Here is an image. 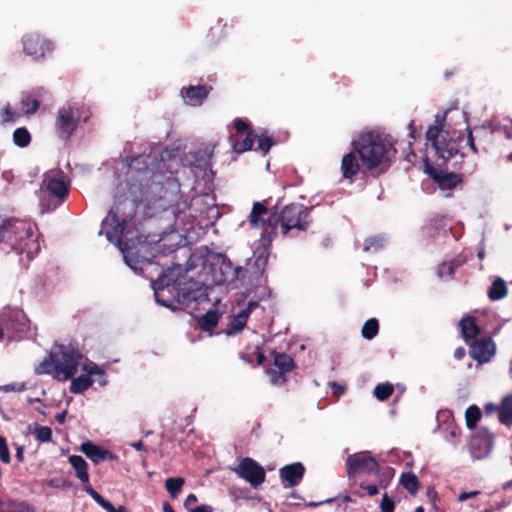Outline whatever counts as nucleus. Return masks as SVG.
Returning a JSON list of instances; mask_svg holds the SVG:
<instances>
[{"label": "nucleus", "instance_id": "23", "mask_svg": "<svg viewBox=\"0 0 512 512\" xmlns=\"http://www.w3.org/2000/svg\"><path fill=\"white\" fill-rule=\"evenodd\" d=\"M459 327L466 343L474 340L480 334V329L476 324L474 316L467 315L463 317L459 322Z\"/></svg>", "mask_w": 512, "mask_h": 512}, {"label": "nucleus", "instance_id": "28", "mask_svg": "<svg viewBox=\"0 0 512 512\" xmlns=\"http://www.w3.org/2000/svg\"><path fill=\"white\" fill-rule=\"evenodd\" d=\"M69 462L75 470L77 478L83 483H88L89 475L87 472V462L84 458L78 455H71L69 457Z\"/></svg>", "mask_w": 512, "mask_h": 512}, {"label": "nucleus", "instance_id": "31", "mask_svg": "<svg viewBox=\"0 0 512 512\" xmlns=\"http://www.w3.org/2000/svg\"><path fill=\"white\" fill-rule=\"evenodd\" d=\"M219 318L217 310H209L198 319V324L203 331H210L217 326Z\"/></svg>", "mask_w": 512, "mask_h": 512}, {"label": "nucleus", "instance_id": "49", "mask_svg": "<svg viewBox=\"0 0 512 512\" xmlns=\"http://www.w3.org/2000/svg\"><path fill=\"white\" fill-rule=\"evenodd\" d=\"M86 492L92 497L93 500H95L102 508L107 510H112L113 505L106 501L97 491H95L92 487L88 486L86 487Z\"/></svg>", "mask_w": 512, "mask_h": 512}, {"label": "nucleus", "instance_id": "53", "mask_svg": "<svg viewBox=\"0 0 512 512\" xmlns=\"http://www.w3.org/2000/svg\"><path fill=\"white\" fill-rule=\"evenodd\" d=\"M447 225V222H446V219L444 216L442 215H434L433 217L430 218L429 220V226L432 228V229H435V230H438V229H442L444 228L445 226Z\"/></svg>", "mask_w": 512, "mask_h": 512}, {"label": "nucleus", "instance_id": "6", "mask_svg": "<svg viewBox=\"0 0 512 512\" xmlns=\"http://www.w3.org/2000/svg\"><path fill=\"white\" fill-rule=\"evenodd\" d=\"M24 232L13 230L11 249L19 255H25L31 261L40 252V243L32 227L23 221Z\"/></svg>", "mask_w": 512, "mask_h": 512}, {"label": "nucleus", "instance_id": "61", "mask_svg": "<svg viewBox=\"0 0 512 512\" xmlns=\"http://www.w3.org/2000/svg\"><path fill=\"white\" fill-rule=\"evenodd\" d=\"M489 456V450H474L472 453L473 459H485Z\"/></svg>", "mask_w": 512, "mask_h": 512}, {"label": "nucleus", "instance_id": "43", "mask_svg": "<svg viewBox=\"0 0 512 512\" xmlns=\"http://www.w3.org/2000/svg\"><path fill=\"white\" fill-rule=\"evenodd\" d=\"M394 392V386L391 383H380L375 386L373 394L379 401L387 400Z\"/></svg>", "mask_w": 512, "mask_h": 512}, {"label": "nucleus", "instance_id": "40", "mask_svg": "<svg viewBox=\"0 0 512 512\" xmlns=\"http://www.w3.org/2000/svg\"><path fill=\"white\" fill-rule=\"evenodd\" d=\"M13 141L18 147H27L31 142V134L26 127H19L13 132Z\"/></svg>", "mask_w": 512, "mask_h": 512}, {"label": "nucleus", "instance_id": "36", "mask_svg": "<svg viewBox=\"0 0 512 512\" xmlns=\"http://www.w3.org/2000/svg\"><path fill=\"white\" fill-rule=\"evenodd\" d=\"M465 423L468 429L476 428L477 423L482 418V411L477 405H470L465 411Z\"/></svg>", "mask_w": 512, "mask_h": 512}, {"label": "nucleus", "instance_id": "18", "mask_svg": "<svg viewBox=\"0 0 512 512\" xmlns=\"http://www.w3.org/2000/svg\"><path fill=\"white\" fill-rule=\"evenodd\" d=\"M212 87H207L206 85H190L188 87H184L181 90L182 96L186 99L191 105H201L202 102L208 97L210 90Z\"/></svg>", "mask_w": 512, "mask_h": 512}, {"label": "nucleus", "instance_id": "60", "mask_svg": "<svg viewBox=\"0 0 512 512\" xmlns=\"http://www.w3.org/2000/svg\"><path fill=\"white\" fill-rule=\"evenodd\" d=\"M181 297H182V302H190V301H195L197 299V296L194 295V293H191L189 291V289H187L186 287H184L182 289V293H181Z\"/></svg>", "mask_w": 512, "mask_h": 512}, {"label": "nucleus", "instance_id": "24", "mask_svg": "<svg viewBox=\"0 0 512 512\" xmlns=\"http://www.w3.org/2000/svg\"><path fill=\"white\" fill-rule=\"evenodd\" d=\"M155 160L156 157H153L151 154H141L131 158L128 167L137 173L152 172L151 166Z\"/></svg>", "mask_w": 512, "mask_h": 512}, {"label": "nucleus", "instance_id": "37", "mask_svg": "<svg viewBox=\"0 0 512 512\" xmlns=\"http://www.w3.org/2000/svg\"><path fill=\"white\" fill-rule=\"evenodd\" d=\"M85 455L95 464H98L106 459L116 460L117 456L110 452V450H82Z\"/></svg>", "mask_w": 512, "mask_h": 512}, {"label": "nucleus", "instance_id": "51", "mask_svg": "<svg viewBox=\"0 0 512 512\" xmlns=\"http://www.w3.org/2000/svg\"><path fill=\"white\" fill-rule=\"evenodd\" d=\"M34 434H35V437L37 440H39L41 442H46L51 439L52 431L47 426H39V427H36Z\"/></svg>", "mask_w": 512, "mask_h": 512}, {"label": "nucleus", "instance_id": "62", "mask_svg": "<svg viewBox=\"0 0 512 512\" xmlns=\"http://www.w3.org/2000/svg\"><path fill=\"white\" fill-rule=\"evenodd\" d=\"M360 487L365 489L370 496L376 495L378 493V488L375 485L361 484Z\"/></svg>", "mask_w": 512, "mask_h": 512}, {"label": "nucleus", "instance_id": "13", "mask_svg": "<svg viewBox=\"0 0 512 512\" xmlns=\"http://www.w3.org/2000/svg\"><path fill=\"white\" fill-rule=\"evenodd\" d=\"M346 464L347 475L349 478L355 474H374L379 471V465L376 459L365 453H355L350 455L346 460Z\"/></svg>", "mask_w": 512, "mask_h": 512}, {"label": "nucleus", "instance_id": "11", "mask_svg": "<svg viewBox=\"0 0 512 512\" xmlns=\"http://www.w3.org/2000/svg\"><path fill=\"white\" fill-rule=\"evenodd\" d=\"M231 470L254 488L259 487L265 481L263 467L251 458H244L238 466L231 468Z\"/></svg>", "mask_w": 512, "mask_h": 512}, {"label": "nucleus", "instance_id": "10", "mask_svg": "<svg viewBox=\"0 0 512 512\" xmlns=\"http://www.w3.org/2000/svg\"><path fill=\"white\" fill-rule=\"evenodd\" d=\"M270 356L275 367H268L266 369L270 382L273 385L285 384L287 382L286 373L292 371L295 367L293 358L286 353L277 352L276 350L271 351Z\"/></svg>", "mask_w": 512, "mask_h": 512}, {"label": "nucleus", "instance_id": "39", "mask_svg": "<svg viewBox=\"0 0 512 512\" xmlns=\"http://www.w3.org/2000/svg\"><path fill=\"white\" fill-rule=\"evenodd\" d=\"M401 485L412 495L419 490V482L413 473H404L400 478Z\"/></svg>", "mask_w": 512, "mask_h": 512}, {"label": "nucleus", "instance_id": "33", "mask_svg": "<svg viewBox=\"0 0 512 512\" xmlns=\"http://www.w3.org/2000/svg\"><path fill=\"white\" fill-rule=\"evenodd\" d=\"M507 295V286L502 278L493 281L488 291V297L492 301L503 299Z\"/></svg>", "mask_w": 512, "mask_h": 512}, {"label": "nucleus", "instance_id": "1", "mask_svg": "<svg viewBox=\"0 0 512 512\" xmlns=\"http://www.w3.org/2000/svg\"><path fill=\"white\" fill-rule=\"evenodd\" d=\"M352 146L368 170L386 165L396 153L392 138L376 130L361 133L358 139L352 142Z\"/></svg>", "mask_w": 512, "mask_h": 512}, {"label": "nucleus", "instance_id": "45", "mask_svg": "<svg viewBox=\"0 0 512 512\" xmlns=\"http://www.w3.org/2000/svg\"><path fill=\"white\" fill-rule=\"evenodd\" d=\"M166 287H169V280L165 276L159 277L156 280L155 286H154L155 297H156V300L158 303H160L161 305H163L165 307H170V303L168 301L162 300L160 298L161 292L164 291V289Z\"/></svg>", "mask_w": 512, "mask_h": 512}, {"label": "nucleus", "instance_id": "26", "mask_svg": "<svg viewBox=\"0 0 512 512\" xmlns=\"http://www.w3.org/2000/svg\"><path fill=\"white\" fill-rule=\"evenodd\" d=\"M473 133L476 138L479 150L487 152L494 142V139L491 138V132L486 127L481 125L474 127Z\"/></svg>", "mask_w": 512, "mask_h": 512}, {"label": "nucleus", "instance_id": "30", "mask_svg": "<svg viewBox=\"0 0 512 512\" xmlns=\"http://www.w3.org/2000/svg\"><path fill=\"white\" fill-rule=\"evenodd\" d=\"M462 261L453 259L451 261L442 262L437 268V275L440 279H452L455 269L462 265Z\"/></svg>", "mask_w": 512, "mask_h": 512}, {"label": "nucleus", "instance_id": "5", "mask_svg": "<svg viewBox=\"0 0 512 512\" xmlns=\"http://www.w3.org/2000/svg\"><path fill=\"white\" fill-rule=\"evenodd\" d=\"M442 133L443 129L441 124L430 126L426 132V138L435 149L438 157L444 161H448L457 155L464 158L465 155L460 152L463 138L458 137L457 139L446 140Z\"/></svg>", "mask_w": 512, "mask_h": 512}, {"label": "nucleus", "instance_id": "64", "mask_svg": "<svg viewBox=\"0 0 512 512\" xmlns=\"http://www.w3.org/2000/svg\"><path fill=\"white\" fill-rule=\"evenodd\" d=\"M190 512H213V510L209 505H200L196 508L191 509Z\"/></svg>", "mask_w": 512, "mask_h": 512}, {"label": "nucleus", "instance_id": "12", "mask_svg": "<svg viewBox=\"0 0 512 512\" xmlns=\"http://www.w3.org/2000/svg\"><path fill=\"white\" fill-rule=\"evenodd\" d=\"M273 213L268 210L262 202L253 203L251 212L248 216V221L253 229H262L261 240L265 243H271L275 234H270L267 231L268 228V215Z\"/></svg>", "mask_w": 512, "mask_h": 512}, {"label": "nucleus", "instance_id": "35", "mask_svg": "<svg viewBox=\"0 0 512 512\" xmlns=\"http://www.w3.org/2000/svg\"><path fill=\"white\" fill-rule=\"evenodd\" d=\"M248 317V310H241L237 315L233 316L228 325V334L240 332L245 327Z\"/></svg>", "mask_w": 512, "mask_h": 512}, {"label": "nucleus", "instance_id": "20", "mask_svg": "<svg viewBox=\"0 0 512 512\" xmlns=\"http://www.w3.org/2000/svg\"><path fill=\"white\" fill-rule=\"evenodd\" d=\"M340 169L343 178L348 179L351 182L354 180L360 170V164L354 151L346 153L342 157Z\"/></svg>", "mask_w": 512, "mask_h": 512}, {"label": "nucleus", "instance_id": "8", "mask_svg": "<svg viewBox=\"0 0 512 512\" xmlns=\"http://www.w3.org/2000/svg\"><path fill=\"white\" fill-rule=\"evenodd\" d=\"M42 188L44 193L55 198L53 209L60 206L69 195V183L65 181L62 170H51L45 174Z\"/></svg>", "mask_w": 512, "mask_h": 512}, {"label": "nucleus", "instance_id": "2", "mask_svg": "<svg viewBox=\"0 0 512 512\" xmlns=\"http://www.w3.org/2000/svg\"><path fill=\"white\" fill-rule=\"evenodd\" d=\"M309 223V209L303 204L291 203L286 205L280 213L274 212L268 215L267 231L276 236L280 226L281 233L285 236L292 230L305 231Z\"/></svg>", "mask_w": 512, "mask_h": 512}, {"label": "nucleus", "instance_id": "16", "mask_svg": "<svg viewBox=\"0 0 512 512\" xmlns=\"http://www.w3.org/2000/svg\"><path fill=\"white\" fill-rule=\"evenodd\" d=\"M469 353L479 364H485L495 355L496 344L490 337L474 340L470 345Z\"/></svg>", "mask_w": 512, "mask_h": 512}, {"label": "nucleus", "instance_id": "59", "mask_svg": "<svg viewBox=\"0 0 512 512\" xmlns=\"http://www.w3.org/2000/svg\"><path fill=\"white\" fill-rule=\"evenodd\" d=\"M483 127H486L491 132V138L494 139V135L496 133H500L501 132L503 125L495 124V123H489V124H484Z\"/></svg>", "mask_w": 512, "mask_h": 512}, {"label": "nucleus", "instance_id": "41", "mask_svg": "<svg viewBox=\"0 0 512 512\" xmlns=\"http://www.w3.org/2000/svg\"><path fill=\"white\" fill-rule=\"evenodd\" d=\"M215 146H205L203 148H199L195 154L194 159L198 162L199 166H207L209 164L210 159L213 156Z\"/></svg>", "mask_w": 512, "mask_h": 512}, {"label": "nucleus", "instance_id": "32", "mask_svg": "<svg viewBox=\"0 0 512 512\" xmlns=\"http://www.w3.org/2000/svg\"><path fill=\"white\" fill-rule=\"evenodd\" d=\"M83 370L90 375L94 382H97L100 386L107 384L106 373L97 364L90 362L83 366Z\"/></svg>", "mask_w": 512, "mask_h": 512}, {"label": "nucleus", "instance_id": "46", "mask_svg": "<svg viewBox=\"0 0 512 512\" xmlns=\"http://www.w3.org/2000/svg\"><path fill=\"white\" fill-rule=\"evenodd\" d=\"M258 145L256 150L261 152L262 154L266 155L271 147L276 144L275 140L266 135V134H260L257 136Z\"/></svg>", "mask_w": 512, "mask_h": 512}, {"label": "nucleus", "instance_id": "56", "mask_svg": "<svg viewBox=\"0 0 512 512\" xmlns=\"http://www.w3.org/2000/svg\"><path fill=\"white\" fill-rule=\"evenodd\" d=\"M381 510H382V512H393L394 511V503L387 496V494H384L382 497Z\"/></svg>", "mask_w": 512, "mask_h": 512}, {"label": "nucleus", "instance_id": "25", "mask_svg": "<svg viewBox=\"0 0 512 512\" xmlns=\"http://www.w3.org/2000/svg\"><path fill=\"white\" fill-rule=\"evenodd\" d=\"M42 89L37 91L24 93L21 99V107L23 109V113L27 115L34 114L38 111L40 107V92Z\"/></svg>", "mask_w": 512, "mask_h": 512}, {"label": "nucleus", "instance_id": "15", "mask_svg": "<svg viewBox=\"0 0 512 512\" xmlns=\"http://www.w3.org/2000/svg\"><path fill=\"white\" fill-rule=\"evenodd\" d=\"M118 211H119L118 206L112 207L109 210L107 217L103 220L102 226L105 228L109 227V229H107V231H106V236H107L108 240H110V241L116 240L119 243H121L122 236H123L124 231L128 224V220L127 219L120 220L118 217Z\"/></svg>", "mask_w": 512, "mask_h": 512}, {"label": "nucleus", "instance_id": "52", "mask_svg": "<svg viewBox=\"0 0 512 512\" xmlns=\"http://www.w3.org/2000/svg\"><path fill=\"white\" fill-rule=\"evenodd\" d=\"M466 143L467 146H469V148L471 149V151L474 153V154H478L479 153V147L477 145V141H476V138L474 136V133H473V130H470L468 129V133H467V137L466 139L463 138V141Z\"/></svg>", "mask_w": 512, "mask_h": 512}, {"label": "nucleus", "instance_id": "63", "mask_svg": "<svg viewBox=\"0 0 512 512\" xmlns=\"http://www.w3.org/2000/svg\"><path fill=\"white\" fill-rule=\"evenodd\" d=\"M484 411L487 413V414H492L494 412H498L499 413V406H497L496 404L494 403H487L485 406H484Z\"/></svg>", "mask_w": 512, "mask_h": 512}, {"label": "nucleus", "instance_id": "54", "mask_svg": "<svg viewBox=\"0 0 512 512\" xmlns=\"http://www.w3.org/2000/svg\"><path fill=\"white\" fill-rule=\"evenodd\" d=\"M133 245H134V243H132L131 246H130L129 245V239H127V241L124 242V248H122V251H123V254H124V259H125L126 264L128 266H130L131 268L136 269V267L133 264V259L130 256V252H131V249H132Z\"/></svg>", "mask_w": 512, "mask_h": 512}, {"label": "nucleus", "instance_id": "34", "mask_svg": "<svg viewBox=\"0 0 512 512\" xmlns=\"http://www.w3.org/2000/svg\"><path fill=\"white\" fill-rule=\"evenodd\" d=\"M92 384L93 380L88 373L86 375H80L72 379L70 391L74 394H80L86 391Z\"/></svg>", "mask_w": 512, "mask_h": 512}, {"label": "nucleus", "instance_id": "58", "mask_svg": "<svg viewBox=\"0 0 512 512\" xmlns=\"http://www.w3.org/2000/svg\"><path fill=\"white\" fill-rule=\"evenodd\" d=\"M332 394L339 397L345 392V387L337 382H332L330 384Z\"/></svg>", "mask_w": 512, "mask_h": 512}, {"label": "nucleus", "instance_id": "9", "mask_svg": "<svg viewBox=\"0 0 512 512\" xmlns=\"http://www.w3.org/2000/svg\"><path fill=\"white\" fill-rule=\"evenodd\" d=\"M0 320L11 338L21 337L29 330V320L19 308H4L0 313Z\"/></svg>", "mask_w": 512, "mask_h": 512}, {"label": "nucleus", "instance_id": "48", "mask_svg": "<svg viewBox=\"0 0 512 512\" xmlns=\"http://www.w3.org/2000/svg\"><path fill=\"white\" fill-rule=\"evenodd\" d=\"M22 116L21 113L13 111L10 104H6L2 109V124H6L9 122H15L18 118Z\"/></svg>", "mask_w": 512, "mask_h": 512}, {"label": "nucleus", "instance_id": "3", "mask_svg": "<svg viewBox=\"0 0 512 512\" xmlns=\"http://www.w3.org/2000/svg\"><path fill=\"white\" fill-rule=\"evenodd\" d=\"M83 355L77 346L60 345L59 356L50 355L41 363V367L58 381H67L77 372Z\"/></svg>", "mask_w": 512, "mask_h": 512}, {"label": "nucleus", "instance_id": "4", "mask_svg": "<svg viewBox=\"0 0 512 512\" xmlns=\"http://www.w3.org/2000/svg\"><path fill=\"white\" fill-rule=\"evenodd\" d=\"M91 112L84 105L73 107L71 105L61 107L55 119V131L59 139L69 140L78 128L79 122H87Z\"/></svg>", "mask_w": 512, "mask_h": 512}, {"label": "nucleus", "instance_id": "55", "mask_svg": "<svg viewBox=\"0 0 512 512\" xmlns=\"http://www.w3.org/2000/svg\"><path fill=\"white\" fill-rule=\"evenodd\" d=\"M234 128L238 133L248 134V131H252L249 127L248 122L244 121L241 118H237L234 120Z\"/></svg>", "mask_w": 512, "mask_h": 512}, {"label": "nucleus", "instance_id": "29", "mask_svg": "<svg viewBox=\"0 0 512 512\" xmlns=\"http://www.w3.org/2000/svg\"><path fill=\"white\" fill-rule=\"evenodd\" d=\"M499 421L505 425H512V394L505 396L501 401Z\"/></svg>", "mask_w": 512, "mask_h": 512}, {"label": "nucleus", "instance_id": "57", "mask_svg": "<svg viewBox=\"0 0 512 512\" xmlns=\"http://www.w3.org/2000/svg\"><path fill=\"white\" fill-rule=\"evenodd\" d=\"M3 391L10 392V391H24L26 389V385L24 383H12L7 384L2 387Z\"/></svg>", "mask_w": 512, "mask_h": 512}, {"label": "nucleus", "instance_id": "44", "mask_svg": "<svg viewBox=\"0 0 512 512\" xmlns=\"http://www.w3.org/2000/svg\"><path fill=\"white\" fill-rule=\"evenodd\" d=\"M184 478L176 477V478H167L165 481V487L171 497L175 498L181 492L182 487L184 485Z\"/></svg>", "mask_w": 512, "mask_h": 512}, {"label": "nucleus", "instance_id": "50", "mask_svg": "<svg viewBox=\"0 0 512 512\" xmlns=\"http://www.w3.org/2000/svg\"><path fill=\"white\" fill-rule=\"evenodd\" d=\"M454 165L457 166V169L460 170L464 175L473 174L477 167L476 162H466L463 160L461 162H455Z\"/></svg>", "mask_w": 512, "mask_h": 512}, {"label": "nucleus", "instance_id": "17", "mask_svg": "<svg viewBox=\"0 0 512 512\" xmlns=\"http://www.w3.org/2000/svg\"><path fill=\"white\" fill-rule=\"evenodd\" d=\"M305 468L300 462L285 465L279 470V475L285 487H294L300 483Z\"/></svg>", "mask_w": 512, "mask_h": 512}, {"label": "nucleus", "instance_id": "27", "mask_svg": "<svg viewBox=\"0 0 512 512\" xmlns=\"http://www.w3.org/2000/svg\"><path fill=\"white\" fill-rule=\"evenodd\" d=\"M255 138L256 135H254L253 131H248V134H246V137L242 141H239L233 134L229 136V141L236 153H243L252 149Z\"/></svg>", "mask_w": 512, "mask_h": 512}, {"label": "nucleus", "instance_id": "22", "mask_svg": "<svg viewBox=\"0 0 512 512\" xmlns=\"http://www.w3.org/2000/svg\"><path fill=\"white\" fill-rule=\"evenodd\" d=\"M429 175L442 189H452L461 182V177L453 172L444 173L441 170L429 169Z\"/></svg>", "mask_w": 512, "mask_h": 512}, {"label": "nucleus", "instance_id": "7", "mask_svg": "<svg viewBox=\"0 0 512 512\" xmlns=\"http://www.w3.org/2000/svg\"><path fill=\"white\" fill-rule=\"evenodd\" d=\"M210 272L214 284L228 285L236 281L244 270L235 267L226 255L218 254L211 263Z\"/></svg>", "mask_w": 512, "mask_h": 512}, {"label": "nucleus", "instance_id": "42", "mask_svg": "<svg viewBox=\"0 0 512 512\" xmlns=\"http://www.w3.org/2000/svg\"><path fill=\"white\" fill-rule=\"evenodd\" d=\"M379 332V322L376 318L368 319L361 330L362 337L371 340L373 339Z\"/></svg>", "mask_w": 512, "mask_h": 512}, {"label": "nucleus", "instance_id": "38", "mask_svg": "<svg viewBox=\"0 0 512 512\" xmlns=\"http://www.w3.org/2000/svg\"><path fill=\"white\" fill-rule=\"evenodd\" d=\"M444 437L451 444H456L461 436V428L454 422L450 421L443 428Z\"/></svg>", "mask_w": 512, "mask_h": 512}, {"label": "nucleus", "instance_id": "14", "mask_svg": "<svg viewBox=\"0 0 512 512\" xmlns=\"http://www.w3.org/2000/svg\"><path fill=\"white\" fill-rule=\"evenodd\" d=\"M23 51L34 59H41L53 50L51 41L39 34H28L23 37Z\"/></svg>", "mask_w": 512, "mask_h": 512}, {"label": "nucleus", "instance_id": "21", "mask_svg": "<svg viewBox=\"0 0 512 512\" xmlns=\"http://www.w3.org/2000/svg\"><path fill=\"white\" fill-rule=\"evenodd\" d=\"M495 444V435L486 427H480L470 439L469 448H492Z\"/></svg>", "mask_w": 512, "mask_h": 512}, {"label": "nucleus", "instance_id": "19", "mask_svg": "<svg viewBox=\"0 0 512 512\" xmlns=\"http://www.w3.org/2000/svg\"><path fill=\"white\" fill-rule=\"evenodd\" d=\"M13 230L24 232L23 221L16 218L0 217V242L10 244L13 240Z\"/></svg>", "mask_w": 512, "mask_h": 512}, {"label": "nucleus", "instance_id": "47", "mask_svg": "<svg viewBox=\"0 0 512 512\" xmlns=\"http://www.w3.org/2000/svg\"><path fill=\"white\" fill-rule=\"evenodd\" d=\"M384 238L382 236L368 237L364 241V250L367 252H377L383 247Z\"/></svg>", "mask_w": 512, "mask_h": 512}]
</instances>
